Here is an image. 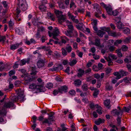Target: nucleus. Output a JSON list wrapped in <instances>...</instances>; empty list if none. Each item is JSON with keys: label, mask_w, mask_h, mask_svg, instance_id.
Masks as SVG:
<instances>
[{"label": "nucleus", "mask_w": 131, "mask_h": 131, "mask_svg": "<svg viewBox=\"0 0 131 131\" xmlns=\"http://www.w3.org/2000/svg\"><path fill=\"white\" fill-rule=\"evenodd\" d=\"M44 62L42 59L39 60L37 63V66L39 68L43 67L44 66Z\"/></svg>", "instance_id": "nucleus-11"}, {"label": "nucleus", "mask_w": 131, "mask_h": 131, "mask_svg": "<svg viewBox=\"0 0 131 131\" xmlns=\"http://www.w3.org/2000/svg\"><path fill=\"white\" fill-rule=\"evenodd\" d=\"M121 18L119 17H117L115 18V20L117 21L116 23V25L117 28L119 29H122L123 27V25L121 21Z\"/></svg>", "instance_id": "nucleus-5"}, {"label": "nucleus", "mask_w": 131, "mask_h": 131, "mask_svg": "<svg viewBox=\"0 0 131 131\" xmlns=\"http://www.w3.org/2000/svg\"><path fill=\"white\" fill-rule=\"evenodd\" d=\"M105 88L106 89L108 90H111L113 89L112 86L108 84L106 85Z\"/></svg>", "instance_id": "nucleus-40"}, {"label": "nucleus", "mask_w": 131, "mask_h": 131, "mask_svg": "<svg viewBox=\"0 0 131 131\" xmlns=\"http://www.w3.org/2000/svg\"><path fill=\"white\" fill-rule=\"evenodd\" d=\"M42 86L41 85H36L35 83H32L29 86V88L32 90L35 89H39L41 88Z\"/></svg>", "instance_id": "nucleus-7"}, {"label": "nucleus", "mask_w": 131, "mask_h": 131, "mask_svg": "<svg viewBox=\"0 0 131 131\" xmlns=\"http://www.w3.org/2000/svg\"><path fill=\"white\" fill-rule=\"evenodd\" d=\"M61 40L62 43L65 44L66 43L67 41L69 40V39L66 37L62 36L61 37Z\"/></svg>", "instance_id": "nucleus-23"}, {"label": "nucleus", "mask_w": 131, "mask_h": 131, "mask_svg": "<svg viewBox=\"0 0 131 131\" xmlns=\"http://www.w3.org/2000/svg\"><path fill=\"white\" fill-rule=\"evenodd\" d=\"M2 4L3 5V6L5 8H7L8 7V4L5 1H3L2 3Z\"/></svg>", "instance_id": "nucleus-49"}, {"label": "nucleus", "mask_w": 131, "mask_h": 131, "mask_svg": "<svg viewBox=\"0 0 131 131\" xmlns=\"http://www.w3.org/2000/svg\"><path fill=\"white\" fill-rule=\"evenodd\" d=\"M110 57L114 59H116L117 58L116 56L114 54H111L109 55Z\"/></svg>", "instance_id": "nucleus-63"}, {"label": "nucleus", "mask_w": 131, "mask_h": 131, "mask_svg": "<svg viewBox=\"0 0 131 131\" xmlns=\"http://www.w3.org/2000/svg\"><path fill=\"white\" fill-rule=\"evenodd\" d=\"M128 48L125 45H123L122 48V50L124 51H126L128 49Z\"/></svg>", "instance_id": "nucleus-48"}, {"label": "nucleus", "mask_w": 131, "mask_h": 131, "mask_svg": "<svg viewBox=\"0 0 131 131\" xmlns=\"http://www.w3.org/2000/svg\"><path fill=\"white\" fill-rule=\"evenodd\" d=\"M92 44L97 47H101L102 45L101 43L100 39L99 38H96L94 41H91Z\"/></svg>", "instance_id": "nucleus-6"}, {"label": "nucleus", "mask_w": 131, "mask_h": 131, "mask_svg": "<svg viewBox=\"0 0 131 131\" xmlns=\"http://www.w3.org/2000/svg\"><path fill=\"white\" fill-rule=\"evenodd\" d=\"M68 15L69 18H70L72 21H73L74 20V16L73 15H72L70 12H68Z\"/></svg>", "instance_id": "nucleus-36"}, {"label": "nucleus", "mask_w": 131, "mask_h": 131, "mask_svg": "<svg viewBox=\"0 0 131 131\" xmlns=\"http://www.w3.org/2000/svg\"><path fill=\"white\" fill-rule=\"evenodd\" d=\"M112 70V69L108 68H107L105 72L107 74H109L111 72V71Z\"/></svg>", "instance_id": "nucleus-53"}, {"label": "nucleus", "mask_w": 131, "mask_h": 131, "mask_svg": "<svg viewBox=\"0 0 131 131\" xmlns=\"http://www.w3.org/2000/svg\"><path fill=\"white\" fill-rule=\"evenodd\" d=\"M106 9L108 14L109 15L111 14L112 13V8L110 7L107 6L106 7Z\"/></svg>", "instance_id": "nucleus-31"}, {"label": "nucleus", "mask_w": 131, "mask_h": 131, "mask_svg": "<svg viewBox=\"0 0 131 131\" xmlns=\"http://www.w3.org/2000/svg\"><path fill=\"white\" fill-rule=\"evenodd\" d=\"M91 71V70L90 68H89L85 70L84 73L87 75H88L90 74Z\"/></svg>", "instance_id": "nucleus-47"}, {"label": "nucleus", "mask_w": 131, "mask_h": 131, "mask_svg": "<svg viewBox=\"0 0 131 131\" xmlns=\"http://www.w3.org/2000/svg\"><path fill=\"white\" fill-rule=\"evenodd\" d=\"M105 120L104 119H101V118H99L97 120L95 121V123L97 125H99L101 123L104 122Z\"/></svg>", "instance_id": "nucleus-17"}, {"label": "nucleus", "mask_w": 131, "mask_h": 131, "mask_svg": "<svg viewBox=\"0 0 131 131\" xmlns=\"http://www.w3.org/2000/svg\"><path fill=\"white\" fill-rule=\"evenodd\" d=\"M6 39L5 36H0V42L2 41L3 42H4Z\"/></svg>", "instance_id": "nucleus-41"}, {"label": "nucleus", "mask_w": 131, "mask_h": 131, "mask_svg": "<svg viewBox=\"0 0 131 131\" xmlns=\"http://www.w3.org/2000/svg\"><path fill=\"white\" fill-rule=\"evenodd\" d=\"M58 18V22L60 24H61L65 21L66 18V16L62 15Z\"/></svg>", "instance_id": "nucleus-9"}, {"label": "nucleus", "mask_w": 131, "mask_h": 131, "mask_svg": "<svg viewBox=\"0 0 131 131\" xmlns=\"http://www.w3.org/2000/svg\"><path fill=\"white\" fill-rule=\"evenodd\" d=\"M116 52L117 53L118 56L119 57H121L123 56L121 52V50L118 49L116 50Z\"/></svg>", "instance_id": "nucleus-37"}, {"label": "nucleus", "mask_w": 131, "mask_h": 131, "mask_svg": "<svg viewBox=\"0 0 131 131\" xmlns=\"http://www.w3.org/2000/svg\"><path fill=\"white\" fill-rule=\"evenodd\" d=\"M124 110L125 112L127 113L129 112V111L131 110V106H129L127 107H124Z\"/></svg>", "instance_id": "nucleus-38"}, {"label": "nucleus", "mask_w": 131, "mask_h": 131, "mask_svg": "<svg viewBox=\"0 0 131 131\" xmlns=\"http://www.w3.org/2000/svg\"><path fill=\"white\" fill-rule=\"evenodd\" d=\"M74 83L75 86L80 85L81 84V81L79 79H77L74 81Z\"/></svg>", "instance_id": "nucleus-30"}, {"label": "nucleus", "mask_w": 131, "mask_h": 131, "mask_svg": "<svg viewBox=\"0 0 131 131\" xmlns=\"http://www.w3.org/2000/svg\"><path fill=\"white\" fill-rule=\"evenodd\" d=\"M109 33V35L113 37H116L119 36L121 35V34L119 32H118L116 33L115 32H113L111 31V32Z\"/></svg>", "instance_id": "nucleus-16"}, {"label": "nucleus", "mask_w": 131, "mask_h": 131, "mask_svg": "<svg viewBox=\"0 0 131 131\" xmlns=\"http://www.w3.org/2000/svg\"><path fill=\"white\" fill-rule=\"evenodd\" d=\"M64 34L67 36L71 38L73 36V32L72 30H66L64 32Z\"/></svg>", "instance_id": "nucleus-15"}, {"label": "nucleus", "mask_w": 131, "mask_h": 131, "mask_svg": "<svg viewBox=\"0 0 131 131\" xmlns=\"http://www.w3.org/2000/svg\"><path fill=\"white\" fill-rule=\"evenodd\" d=\"M39 9L42 12H44L46 9V7L43 5H40L39 7Z\"/></svg>", "instance_id": "nucleus-29"}, {"label": "nucleus", "mask_w": 131, "mask_h": 131, "mask_svg": "<svg viewBox=\"0 0 131 131\" xmlns=\"http://www.w3.org/2000/svg\"><path fill=\"white\" fill-rule=\"evenodd\" d=\"M83 23H79L78 24L76 25V27L78 29L82 30L83 29Z\"/></svg>", "instance_id": "nucleus-24"}, {"label": "nucleus", "mask_w": 131, "mask_h": 131, "mask_svg": "<svg viewBox=\"0 0 131 131\" xmlns=\"http://www.w3.org/2000/svg\"><path fill=\"white\" fill-rule=\"evenodd\" d=\"M92 55L93 56V58L95 60H97L100 58V57L99 55H95V54H93Z\"/></svg>", "instance_id": "nucleus-57"}, {"label": "nucleus", "mask_w": 131, "mask_h": 131, "mask_svg": "<svg viewBox=\"0 0 131 131\" xmlns=\"http://www.w3.org/2000/svg\"><path fill=\"white\" fill-rule=\"evenodd\" d=\"M53 85V84L52 83L49 82L46 85V86L49 89H51L52 88Z\"/></svg>", "instance_id": "nucleus-39"}, {"label": "nucleus", "mask_w": 131, "mask_h": 131, "mask_svg": "<svg viewBox=\"0 0 131 131\" xmlns=\"http://www.w3.org/2000/svg\"><path fill=\"white\" fill-rule=\"evenodd\" d=\"M72 48L70 46H69L66 48V49L68 52H70L72 50Z\"/></svg>", "instance_id": "nucleus-59"}, {"label": "nucleus", "mask_w": 131, "mask_h": 131, "mask_svg": "<svg viewBox=\"0 0 131 131\" xmlns=\"http://www.w3.org/2000/svg\"><path fill=\"white\" fill-rule=\"evenodd\" d=\"M66 125L64 124H62L60 125V127L62 128V131H66L67 129L65 127Z\"/></svg>", "instance_id": "nucleus-43"}, {"label": "nucleus", "mask_w": 131, "mask_h": 131, "mask_svg": "<svg viewBox=\"0 0 131 131\" xmlns=\"http://www.w3.org/2000/svg\"><path fill=\"white\" fill-rule=\"evenodd\" d=\"M101 29L104 31H106L108 32V34L109 35V33H110V32H111V31L110 30V29L109 27H101Z\"/></svg>", "instance_id": "nucleus-21"}, {"label": "nucleus", "mask_w": 131, "mask_h": 131, "mask_svg": "<svg viewBox=\"0 0 131 131\" xmlns=\"http://www.w3.org/2000/svg\"><path fill=\"white\" fill-rule=\"evenodd\" d=\"M48 34L49 37H51L53 36V38L57 40V36L59 33V31L57 27H55L54 29L53 30L52 32L51 33L50 31H48Z\"/></svg>", "instance_id": "nucleus-3"}, {"label": "nucleus", "mask_w": 131, "mask_h": 131, "mask_svg": "<svg viewBox=\"0 0 131 131\" xmlns=\"http://www.w3.org/2000/svg\"><path fill=\"white\" fill-rule=\"evenodd\" d=\"M14 87L13 84L11 82H9L8 86L9 89H12Z\"/></svg>", "instance_id": "nucleus-55"}, {"label": "nucleus", "mask_w": 131, "mask_h": 131, "mask_svg": "<svg viewBox=\"0 0 131 131\" xmlns=\"http://www.w3.org/2000/svg\"><path fill=\"white\" fill-rule=\"evenodd\" d=\"M78 71L79 72L78 73L77 76L79 78L81 77L85 73L84 71L81 68L79 69Z\"/></svg>", "instance_id": "nucleus-13"}, {"label": "nucleus", "mask_w": 131, "mask_h": 131, "mask_svg": "<svg viewBox=\"0 0 131 131\" xmlns=\"http://www.w3.org/2000/svg\"><path fill=\"white\" fill-rule=\"evenodd\" d=\"M100 92V91L98 89H95L93 95L95 97H96L98 95Z\"/></svg>", "instance_id": "nucleus-33"}, {"label": "nucleus", "mask_w": 131, "mask_h": 131, "mask_svg": "<svg viewBox=\"0 0 131 131\" xmlns=\"http://www.w3.org/2000/svg\"><path fill=\"white\" fill-rule=\"evenodd\" d=\"M37 72V71L36 70L35 67H31V75H35Z\"/></svg>", "instance_id": "nucleus-26"}, {"label": "nucleus", "mask_w": 131, "mask_h": 131, "mask_svg": "<svg viewBox=\"0 0 131 131\" xmlns=\"http://www.w3.org/2000/svg\"><path fill=\"white\" fill-rule=\"evenodd\" d=\"M122 42L121 40H116L114 43L115 45L117 46L118 44L121 43Z\"/></svg>", "instance_id": "nucleus-46"}, {"label": "nucleus", "mask_w": 131, "mask_h": 131, "mask_svg": "<svg viewBox=\"0 0 131 131\" xmlns=\"http://www.w3.org/2000/svg\"><path fill=\"white\" fill-rule=\"evenodd\" d=\"M113 111L115 115H114L115 116H122L123 114V111H119L117 110V109L113 110Z\"/></svg>", "instance_id": "nucleus-8"}, {"label": "nucleus", "mask_w": 131, "mask_h": 131, "mask_svg": "<svg viewBox=\"0 0 131 131\" xmlns=\"http://www.w3.org/2000/svg\"><path fill=\"white\" fill-rule=\"evenodd\" d=\"M20 45V44L16 43L10 46V49L14 51L17 49Z\"/></svg>", "instance_id": "nucleus-10"}, {"label": "nucleus", "mask_w": 131, "mask_h": 131, "mask_svg": "<svg viewBox=\"0 0 131 131\" xmlns=\"http://www.w3.org/2000/svg\"><path fill=\"white\" fill-rule=\"evenodd\" d=\"M82 89L85 91H86L88 90V87L86 84H84L82 86Z\"/></svg>", "instance_id": "nucleus-52"}, {"label": "nucleus", "mask_w": 131, "mask_h": 131, "mask_svg": "<svg viewBox=\"0 0 131 131\" xmlns=\"http://www.w3.org/2000/svg\"><path fill=\"white\" fill-rule=\"evenodd\" d=\"M89 106L90 107L91 109H93L96 107L97 108L100 109L101 108V107L99 106L98 104H96L94 105L93 103H91L90 105Z\"/></svg>", "instance_id": "nucleus-18"}, {"label": "nucleus", "mask_w": 131, "mask_h": 131, "mask_svg": "<svg viewBox=\"0 0 131 131\" xmlns=\"http://www.w3.org/2000/svg\"><path fill=\"white\" fill-rule=\"evenodd\" d=\"M123 31L124 33L125 34H129L130 32L129 29L127 27L124 28L123 30Z\"/></svg>", "instance_id": "nucleus-32"}, {"label": "nucleus", "mask_w": 131, "mask_h": 131, "mask_svg": "<svg viewBox=\"0 0 131 131\" xmlns=\"http://www.w3.org/2000/svg\"><path fill=\"white\" fill-rule=\"evenodd\" d=\"M21 3L20 5H19L18 6L20 9L23 11H25L27 9L28 7V5L26 2L21 1Z\"/></svg>", "instance_id": "nucleus-4"}, {"label": "nucleus", "mask_w": 131, "mask_h": 131, "mask_svg": "<svg viewBox=\"0 0 131 131\" xmlns=\"http://www.w3.org/2000/svg\"><path fill=\"white\" fill-rule=\"evenodd\" d=\"M47 16L49 19L53 21L55 20V18L53 14H51L50 13L48 12L47 14Z\"/></svg>", "instance_id": "nucleus-14"}, {"label": "nucleus", "mask_w": 131, "mask_h": 131, "mask_svg": "<svg viewBox=\"0 0 131 131\" xmlns=\"http://www.w3.org/2000/svg\"><path fill=\"white\" fill-rule=\"evenodd\" d=\"M118 12L116 10H115L112 12V14L114 16H117L118 14Z\"/></svg>", "instance_id": "nucleus-51"}, {"label": "nucleus", "mask_w": 131, "mask_h": 131, "mask_svg": "<svg viewBox=\"0 0 131 131\" xmlns=\"http://www.w3.org/2000/svg\"><path fill=\"white\" fill-rule=\"evenodd\" d=\"M14 106V103L11 102H8L4 103L3 107L2 109L0 111V114L2 116H5L6 115L7 112L6 109L10 108H13Z\"/></svg>", "instance_id": "nucleus-2"}, {"label": "nucleus", "mask_w": 131, "mask_h": 131, "mask_svg": "<svg viewBox=\"0 0 131 131\" xmlns=\"http://www.w3.org/2000/svg\"><path fill=\"white\" fill-rule=\"evenodd\" d=\"M61 50L62 54L64 56L66 55L67 54V52L66 50L63 48H62Z\"/></svg>", "instance_id": "nucleus-58"}, {"label": "nucleus", "mask_w": 131, "mask_h": 131, "mask_svg": "<svg viewBox=\"0 0 131 131\" xmlns=\"http://www.w3.org/2000/svg\"><path fill=\"white\" fill-rule=\"evenodd\" d=\"M114 75L115 76H116V79L117 80L121 78V74L119 73V72H114L113 73Z\"/></svg>", "instance_id": "nucleus-27"}, {"label": "nucleus", "mask_w": 131, "mask_h": 131, "mask_svg": "<svg viewBox=\"0 0 131 131\" xmlns=\"http://www.w3.org/2000/svg\"><path fill=\"white\" fill-rule=\"evenodd\" d=\"M119 72L121 76H125L128 74V72L122 70H119Z\"/></svg>", "instance_id": "nucleus-19"}, {"label": "nucleus", "mask_w": 131, "mask_h": 131, "mask_svg": "<svg viewBox=\"0 0 131 131\" xmlns=\"http://www.w3.org/2000/svg\"><path fill=\"white\" fill-rule=\"evenodd\" d=\"M32 23L35 26H37L38 25V20L34 18L32 20Z\"/></svg>", "instance_id": "nucleus-44"}, {"label": "nucleus", "mask_w": 131, "mask_h": 131, "mask_svg": "<svg viewBox=\"0 0 131 131\" xmlns=\"http://www.w3.org/2000/svg\"><path fill=\"white\" fill-rule=\"evenodd\" d=\"M70 62L69 64L71 66H72L76 64L77 62V61L75 59H73L72 60H70Z\"/></svg>", "instance_id": "nucleus-20"}, {"label": "nucleus", "mask_w": 131, "mask_h": 131, "mask_svg": "<svg viewBox=\"0 0 131 131\" xmlns=\"http://www.w3.org/2000/svg\"><path fill=\"white\" fill-rule=\"evenodd\" d=\"M15 71L14 70H11L9 72V76H11L12 75L15 74Z\"/></svg>", "instance_id": "nucleus-50"}, {"label": "nucleus", "mask_w": 131, "mask_h": 131, "mask_svg": "<svg viewBox=\"0 0 131 131\" xmlns=\"http://www.w3.org/2000/svg\"><path fill=\"white\" fill-rule=\"evenodd\" d=\"M121 117L122 116H118L117 117V118L116 119L117 122V124H118L119 126H120L121 125Z\"/></svg>", "instance_id": "nucleus-42"}, {"label": "nucleus", "mask_w": 131, "mask_h": 131, "mask_svg": "<svg viewBox=\"0 0 131 131\" xmlns=\"http://www.w3.org/2000/svg\"><path fill=\"white\" fill-rule=\"evenodd\" d=\"M54 12L57 17L62 15V12L61 11L55 9Z\"/></svg>", "instance_id": "nucleus-22"}, {"label": "nucleus", "mask_w": 131, "mask_h": 131, "mask_svg": "<svg viewBox=\"0 0 131 131\" xmlns=\"http://www.w3.org/2000/svg\"><path fill=\"white\" fill-rule=\"evenodd\" d=\"M44 116H39L38 117V120L39 121H42L44 120Z\"/></svg>", "instance_id": "nucleus-61"}, {"label": "nucleus", "mask_w": 131, "mask_h": 131, "mask_svg": "<svg viewBox=\"0 0 131 131\" xmlns=\"http://www.w3.org/2000/svg\"><path fill=\"white\" fill-rule=\"evenodd\" d=\"M105 32L101 30H99L97 32V35L100 37H102L104 34Z\"/></svg>", "instance_id": "nucleus-28"}, {"label": "nucleus", "mask_w": 131, "mask_h": 131, "mask_svg": "<svg viewBox=\"0 0 131 131\" xmlns=\"http://www.w3.org/2000/svg\"><path fill=\"white\" fill-rule=\"evenodd\" d=\"M67 87L66 86H64L58 88V90H59V93H62L63 91L65 92H67Z\"/></svg>", "instance_id": "nucleus-12"}, {"label": "nucleus", "mask_w": 131, "mask_h": 131, "mask_svg": "<svg viewBox=\"0 0 131 131\" xmlns=\"http://www.w3.org/2000/svg\"><path fill=\"white\" fill-rule=\"evenodd\" d=\"M27 61H26L25 59L21 60L20 61L21 62L20 63V65L21 66L24 65L27 62Z\"/></svg>", "instance_id": "nucleus-45"}, {"label": "nucleus", "mask_w": 131, "mask_h": 131, "mask_svg": "<svg viewBox=\"0 0 131 131\" xmlns=\"http://www.w3.org/2000/svg\"><path fill=\"white\" fill-rule=\"evenodd\" d=\"M16 93L17 96H14L12 97L11 100L14 102H16L18 100L23 102L25 100L23 92L20 89H18L16 90Z\"/></svg>", "instance_id": "nucleus-1"}, {"label": "nucleus", "mask_w": 131, "mask_h": 131, "mask_svg": "<svg viewBox=\"0 0 131 131\" xmlns=\"http://www.w3.org/2000/svg\"><path fill=\"white\" fill-rule=\"evenodd\" d=\"M104 105L108 108L110 107V101L109 100L107 99L104 101Z\"/></svg>", "instance_id": "nucleus-25"}, {"label": "nucleus", "mask_w": 131, "mask_h": 131, "mask_svg": "<svg viewBox=\"0 0 131 131\" xmlns=\"http://www.w3.org/2000/svg\"><path fill=\"white\" fill-rule=\"evenodd\" d=\"M96 51V49L95 47H92L90 49V52H91L92 53H94Z\"/></svg>", "instance_id": "nucleus-54"}, {"label": "nucleus", "mask_w": 131, "mask_h": 131, "mask_svg": "<svg viewBox=\"0 0 131 131\" xmlns=\"http://www.w3.org/2000/svg\"><path fill=\"white\" fill-rule=\"evenodd\" d=\"M4 70L6 71H8L10 69V67L9 65L7 64H5L4 66Z\"/></svg>", "instance_id": "nucleus-34"}, {"label": "nucleus", "mask_w": 131, "mask_h": 131, "mask_svg": "<svg viewBox=\"0 0 131 131\" xmlns=\"http://www.w3.org/2000/svg\"><path fill=\"white\" fill-rule=\"evenodd\" d=\"M130 41V39L129 38H126L124 40V43H128Z\"/></svg>", "instance_id": "nucleus-56"}, {"label": "nucleus", "mask_w": 131, "mask_h": 131, "mask_svg": "<svg viewBox=\"0 0 131 131\" xmlns=\"http://www.w3.org/2000/svg\"><path fill=\"white\" fill-rule=\"evenodd\" d=\"M20 83V82L19 81H16L14 83V85L16 87L18 86Z\"/></svg>", "instance_id": "nucleus-60"}, {"label": "nucleus", "mask_w": 131, "mask_h": 131, "mask_svg": "<svg viewBox=\"0 0 131 131\" xmlns=\"http://www.w3.org/2000/svg\"><path fill=\"white\" fill-rule=\"evenodd\" d=\"M45 30V29L44 27L42 26H38V29L37 31H40L43 32Z\"/></svg>", "instance_id": "nucleus-35"}, {"label": "nucleus", "mask_w": 131, "mask_h": 131, "mask_svg": "<svg viewBox=\"0 0 131 131\" xmlns=\"http://www.w3.org/2000/svg\"><path fill=\"white\" fill-rule=\"evenodd\" d=\"M85 11V9L83 8L78 9V12L79 13H80L83 14L84 13Z\"/></svg>", "instance_id": "nucleus-62"}, {"label": "nucleus", "mask_w": 131, "mask_h": 131, "mask_svg": "<svg viewBox=\"0 0 131 131\" xmlns=\"http://www.w3.org/2000/svg\"><path fill=\"white\" fill-rule=\"evenodd\" d=\"M42 42V43L44 42L45 40L47 39L46 37L45 36H43L41 39Z\"/></svg>", "instance_id": "nucleus-64"}]
</instances>
